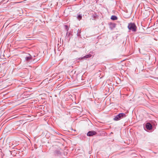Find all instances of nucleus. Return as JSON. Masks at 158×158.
<instances>
[{"label": "nucleus", "mask_w": 158, "mask_h": 158, "mask_svg": "<svg viewBox=\"0 0 158 158\" xmlns=\"http://www.w3.org/2000/svg\"><path fill=\"white\" fill-rule=\"evenodd\" d=\"M152 125L150 123H147L146 125V127L148 129L150 130L152 129Z\"/></svg>", "instance_id": "20e7f679"}, {"label": "nucleus", "mask_w": 158, "mask_h": 158, "mask_svg": "<svg viewBox=\"0 0 158 158\" xmlns=\"http://www.w3.org/2000/svg\"><path fill=\"white\" fill-rule=\"evenodd\" d=\"M128 28V29L133 31H136V27L134 23H131L129 24Z\"/></svg>", "instance_id": "f257e3e1"}, {"label": "nucleus", "mask_w": 158, "mask_h": 158, "mask_svg": "<svg viewBox=\"0 0 158 158\" xmlns=\"http://www.w3.org/2000/svg\"><path fill=\"white\" fill-rule=\"evenodd\" d=\"M111 19L113 20H115L117 19V18L116 16L114 15H112L111 18Z\"/></svg>", "instance_id": "0eeeda50"}, {"label": "nucleus", "mask_w": 158, "mask_h": 158, "mask_svg": "<svg viewBox=\"0 0 158 158\" xmlns=\"http://www.w3.org/2000/svg\"><path fill=\"white\" fill-rule=\"evenodd\" d=\"M65 27L67 31H68V26L67 25H65Z\"/></svg>", "instance_id": "9d476101"}, {"label": "nucleus", "mask_w": 158, "mask_h": 158, "mask_svg": "<svg viewBox=\"0 0 158 158\" xmlns=\"http://www.w3.org/2000/svg\"><path fill=\"white\" fill-rule=\"evenodd\" d=\"M118 115H119V117L120 118V119L121 118H122V117H125L126 116L125 114L124 113H120L118 114Z\"/></svg>", "instance_id": "39448f33"}, {"label": "nucleus", "mask_w": 158, "mask_h": 158, "mask_svg": "<svg viewBox=\"0 0 158 158\" xmlns=\"http://www.w3.org/2000/svg\"><path fill=\"white\" fill-rule=\"evenodd\" d=\"M31 59V57L29 54H28L25 57V60L26 61H28Z\"/></svg>", "instance_id": "7ed1b4c3"}, {"label": "nucleus", "mask_w": 158, "mask_h": 158, "mask_svg": "<svg viewBox=\"0 0 158 158\" xmlns=\"http://www.w3.org/2000/svg\"><path fill=\"white\" fill-rule=\"evenodd\" d=\"M77 18L79 19V20H80L82 18V16L81 15H79L78 16Z\"/></svg>", "instance_id": "1a4fd4ad"}, {"label": "nucleus", "mask_w": 158, "mask_h": 158, "mask_svg": "<svg viewBox=\"0 0 158 158\" xmlns=\"http://www.w3.org/2000/svg\"><path fill=\"white\" fill-rule=\"evenodd\" d=\"M119 115H116L114 118V120H118L119 119H120V118L119 117Z\"/></svg>", "instance_id": "423d86ee"}, {"label": "nucleus", "mask_w": 158, "mask_h": 158, "mask_svg": "<svg viewBox=\"0 0 158 158\" xmlns=\"http://www.w3.org/2000/svg\"><path fill=\"white\" fill-rule=\"evenodd\" d=\"M91 55H87L85 56H84V58H89V57H90L91 56Z\"/></svg>", "instance_id": "6e6552de"}, {"label": "nucleus", "mask_w": 158, "mask_h": 158, "mask_svg": "<svg viewBox=\"0 0 158 158\" xmlns=\"http://www.w3.org/2000/svg\"><path fill=\"white\" fill-rule=\"evenodd\" d=\"M97 134L96 132L94 131H89L87 134L88 136H92L94 135H95Z\"/></svg>", "instance_id": "f03ea898"}]
</instances>
